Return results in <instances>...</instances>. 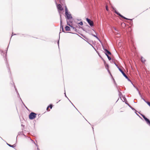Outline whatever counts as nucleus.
Returning a JSON list of instances; mask_svg holds the SVG:
<instances>
[{
	"mask_svg": "<svg viewBox=\"0 0 150 150\" xmlns=\"http://www.w3.org/2000/svg\"><path fill=\"white\" fill-rule=\"evenodd\" d=\"M15 91H16L17 94H19L18 92V91L17 89H16V90Z\"/></svg>",
	"mask_w": 150,
	"mask_h": 150,
	"instance_id": "de8ad7c7",
	"label": "nucleus"
},
{
	"mask_svg": "<svg viewBox=\"0 0 150 150\" xmlns=\"http://www.w3.org/2000/svg\"><path fill=\"white\" fill-rule=\"evenodd\" d=\"M55 3L57 5V8L58 10V11L59 12V15L60 14V11H62L63 10V8L62 7V6L60 4H59L58 5L57 4V2L56 0H55Z\"/></svg>",
	"mask_w": 150,
	"mask_h": 150,
	"instance_id": "423d86ee",
	"label": "nucleus"
},
{
	"mask_svg": "<svg viewBox=\"0 0 150 150\" xmlns=\"http://www.w3.org/2000/svg\"><path fill=\"white\" fill-rule=\"evenodd\" d=\"M76 33H78V30H77L75 28L73 29Z\"/></svg>",
	"mask_w": 150,
	"mask_h": 150,
	"instance_id": "79ce46f5",
	"label": "nucleus"
},
{
	"mask_svg": "<svg viewBox=\"0 0 150 150\" xmlns=\"http://www.w3.org/2000/svg\"><path fill=\"white\" fill-rule=\"evenodd\" d=\"M8 71L11 74V71H10V68H9V67H8Z\"/></svg>",
	"mask_w": 150,
	"mask_h": 150,
	"instance_id": "680f3d73",
	"label": "nucleus"
},
{
	"mask_svg": "<svg viewBox=\"0 0 150 150\" xmlns=\"http://www.w3.org/2000/svg\"><path fill=\"white\" fill-rule=\"evenodd\" d=\"M129 81L131 83H132V84L133 85H133H134L133 83L132 82V81L130 80V81Z\"/></svg>",
	"mask_w": 150,
	"mask_h": 150,
	"instance_id": "bf43d9fd",
	"label": "nucleus"
},
{
	"mask_svg": "<svg viewBox=\"0 0 150 150\" xmlns=\"http://www.w3.org/2000/svg\"><path fill=\"white\" fill-rule=\"evenodd\" d=\"M9 44L7 46V47L6 48V50L5 51H6L5 57L4 58V60L6 62V65L7 68H8V62L7 58H6V54H7L8 50V48L9 46Z\"/></svg>",
	"mask_w": 150,
	"mask_h": 150,
	"instance_id": "6e6552de",
	"label": "nucleus"
},
{
	"mask_svg": "<svg viewBox=\"0 0 150 150\" xmlns=\"http://www.w3.org/2000/svg\"><path fill=\"white\" fill-rule=\"evenodd\" d=\"M36 146H37V149L38 150H39L40 149H39V148H38V145L37 144V145H36Z\"/></svg>",
	"mask_w": 150,
	"mask_h": 150,
	"instance_id": "338daca9",
	"label": "nucleus"
},
{
	"mask_svg": "<svg viewBox=\"0 0 150 150\" xmlns=\"http://www.w3.org/2000/svg\"><path fill=\"white\" fill-rule=\"evenodd\" d=\"M138 92V93H139V96H141V95H142L141 93H140V92H139V90H138V91H137Z\"/></svg>",
	"mask_w": 150,
	"mask_h": 150,
	"instance_id": "603ef678",
	"label": "nucleus"
},
{
	"mask_svg": "<svg viewBox=\"0 0 150 150\" xmlns=\"http://www.w3.org/2000/svg\"><path fill=\"white\" fill-rule=\"evenodd\" d=\"M129 81L131 83H132V84L133 85H133H134L133 83L132 82V81L130 80V81Z\"/></svg>",
	"mask_w": 150,
	"mask_h": 150,
	"instance_id": "13d9d810",
	"label": "nucleus"
},
{
	"mask_svg": "<svg viewBox=\"0 0 150 150\" xmlns=\"http://www.w3.org/2000/svg\"><path fill=\"white\" fill-rule=\"evenodd\" d=\"M53 106V105L52 104H50L47 106L46 109L48 111H50V110H48V109L49 108H50L51 109L52 108Z\"/></svg>",
	"mask_w": 150,
	"mask_h": 150,
	"instance_id": "4468645a",
	"label": "nucleus"
},
{
	"mask_svg": "<svg viewBox=\"0 0 150 150\" xmlns=\"http://www.w3.org/2000/svg\"><path fill=\"white\" fill-rule=\"evenodd\" d=\"M88 33L89 35H91L94 37H95L100 43H101V40L99 39V38L97 37V35H95L92 33L91 31V32H88Z\"/></svg>",
	"mask_w": 150,
	"mask_h": 150,
	"instance_id": "9d476101",
	"label": "nucleus"
},
{
	"mask_svg": "<svg viewBox=\"0 0 150 150\" xmlns=\"http://www.w3.org/2000/svg\"><path fill=\"white\" fill-rule=\"evenodd\" d=\"M69 21V22H70V23H73V21H71V20L70 21Z\"/></svg>",
	"mask_w": 150,
	"mask_h": 150,
	"instance_id": "69168bd1",
	"label": "nucleus"
},
{
	"mask_svg": "<svg viewBox=\"0 0 150 150\" xmlns=\"http://www.w3.org/2000/svg\"><path fill=\"white\" fill-rule=\"evenodd\" d=\"M123 18H124V19H125V20H128L129 19V18H127L125 17V16H124V17Z\"/></svg>",
	"mask_w": 150,
	"mask_h": 150,
	"instance_id": "3c124183",
	"label": "nucleus"
},
{
	"mask_svg": "<svg viewBox=\"0 0 150 150\" xmlns=\"http://www.w3.org/2000/svg\"><path fill=\"white\" fill-rule=\"evenodd\" d=\"M129 81L131 83H132V84L133 85H133H134L133 83L132 82V81L130 80V81Z\"/></svg>",
	"mask_w": 150,
	"mask_h": 150,
	"instance_id": "052dcab7",
	"label": "nucleus"
},
{
	"mask_svg": "<svg viewBox=\"0 0 150 150\" xmlns=\"http://www.w3.org/2000/svg\"><path fill=\"white\" fill-rule=\"evenodd\" d=\"M65 14L68 13H69V12H68V9L67 6H65Z\"/></svg>",
	"mask_w": 150,
	"mask_h": 150,
	"instance_id": "5701e85b",
	"label": "nucleus"
},
{
	"mask_svg": "<svg viewBox=\"0 0 150 150\" xmlns=\"http://www.w3.org/2000/svg\"><path fill=\"white\" fill-rule=\"evenodd\" d=\"M62 32H64V33H68V32H65V31L64 30V28H63L62 29Z\"/></svg>",
	"mask_w": 150,
	"mask_h": 150,
	"instance_id": "c9c22d12",
	"label": "nucleus"
},
{
	"mask_svg": "<svg viewBox=\"0 0 150 150\" xmlns=\"http://www.w3.org/2000/svg\"><path fill=\"white\" fill-rule=\"evenodd\" d=\"M64 95H65V97L66 98H67L68 99L69 98H68L67 97V96H66V92H65H65H64Z\"/></svg>",
	"mask_w": 150,
	"mask_h": 150,
	"instance_id": "37998d69",
	"label": "nucleus"
},
{
	"mask_svg": "<svg viewBox=\"0 0 150 150\" xmlns=\"http://www.w3.org/2000/svg\"><path fill=\"white\" fill-rule=\"evenodd\" d=\"M68 33H71V34H74L76 35H78V36H79V37H81V36H80L78 34H77L76 33H72V32H68Z\"/></svg>",
	"mask_w": 150,
	"mask_h": 150,
	"instance_id": "c85d7f7f",
	"label": "nucleus"
},
{
	"mask_svg": "<svg viewBox=\"0 0 150 150\" xmlns=\"http://www.w3.org/2000/svg\"><path fill=\"white\" fill-rule=\"evenodd\" d=\"M12 84H13V85L14 86V87L15 90H16V89H17L16 88L15 86L14 83L13 82V83Z\"/></svg>",
	"mask_w": 150,
	"mask_h": 150,
	"instance_id": "a19ab883",
	"label": "nucleus"
},
{
	"mask_svg": "<svg viewBox=\"0 0 150 150\" xmlns=\"http://www.w3.org/2000/svg\"><path fill=\"white\" fill-rule=\"evenodd\" d=\"M134 103H137V100L136 99H134Z\"/></svg>",
	"mask_w": 150,
	"mask_h": 150,
	"instance_id": "09e8293b",
	"label": "nucleus"
},
{
	"mask_svg": "<svg viewBox=\"0 0 150 150\" xmlns=\"http://www.w3.org/2000/svg\"><path fill=\"white\" fill-rule=\"evenodd\" d=\"M138 92V93H139V96H141V95H142L141 93H140V92H139V90H138V91H137Z\"/></svg>",
	"mask_w": 150,
	"mask_h": 150,
	"instance_id": "864d4df0",
	"label": "nucleus"
},
{
	"mask_svg": "<svg viewBox=\"0 0 150 150\" xmlns=\"http://www.w3.org/2000/svg\"><path fill=\"white\" fill-rule=\"evenodd\" d=\"M144 119L145 121L146 122L147 124L150 127V120L147 118L144 115L140 113L139 112H137Z\"/></svg>",
	"mask_w": 150,
	"mask_h": 150,
	"instance_id": "f257e3e1",
	"label": "nucleus"
},
{
	"mask_svg": "<svg viewBox=\"0 0 150 150\" xmlns=\"http://www.w3.org/2000/svg\"><path fill=\"white\" fill-rule=\"evenodd\" d=\"M135 111V113L136 114V115L138 116V117H139L142 120H143L142 118L137 113V112L135 109V110H134Z\"/></svg>",
	"mask_w": 150,
	"mask_h": 150,
	"instance_id": "a878e982",
	"label": "nucleus"
},
{
	"mask_svg": "<svg viewBox=\"0 0 150 150\" xmlns=\"http://www.w3.org/2000/svg\"><path fill=\"white\" fill-rule=\"evenodd\" d=\"M22 134L25 137H26V136L23 133H22Z\"/></svg>",
	"mask_w": 150,
	"mask_h": 150,
	"instance_id": "e2e57ef3",
	"label": "nucleus"
},
{
	"mask_svg": "<svg viewBox=\"0 0 150 150\" xmlns=\"http://www.w3.org/2000/svg\"><path fill=\"white\" fill-rule=\"evenodd\" d=\"M113 28H114V30H115V31H118V29H117L115 27H113Z\"/></svg>",
	"mask_w": 150,
	"mask_h": 150,
	"instance_id": "58836bf2",
	"label": "nucleus"
},
{
	"mask_svg": "<svg viewBox=\"0 0 150 150\" xmlns=\"http://www.w3.org/2000/svg\"><path fill=\"white\" fill-rule=\"evenodd\" d=\"M124 100V102H125V103L127 104L130 108L132 110H135V109L131 106L129 103H128V102L125 97H123Z\"/></svg>",
	"mask_w": 150,
	"mask_h": 150,
	"instance_id": "0eeeda50",
	"label": "nucleus"
},
{
	"mask_svg": "<svg viewBox=\"0 0 150 150\" xmlns=\"http://www.w3.org/2000/svg\"><path fill=\"white\" fill-rule=\"evenodd\" d=\"M91 30H90L88 29H86V30L85 32L87 33H88V32H91Z\"/></svg>",
	"mask_w": 150,
	"mask_h": 150,
	"instance_id": "473e14b6",
	"label": "nucleus"
},
{
	"mask_svg": "<svg viewBox=\"0 0 150 150\" xmlns=\"http://www.w3.org/2000/svg\"><path fill=\"white\" fill-rule=\"evenodd\" d=\"M0 52H1V55L3 57L4 59L5 57V53L4 52V51L0 49Z\"/></svg>",
	"mask_w": 150,
	"mask_h": 150,
	"instance_id": "a211bd4d",
	"label": "nucleus"
},
{
	"mask_svg": "<svg viewBox=\"0 0 150 150\" xmlns=\"http://www.w3.org/2000/svg\"><path fill=\"white\" fill-rule=\"evenodd\" d=\"M65 28L66 30L67 31H70L71 30L70 27L67 25H66L65 27Z\"/></svg>",
	"mask_w": 150,
	"mask_h": 150,
	"instance_id": "f3484780",
	"label": "nucleus"
},
{
	"mask_svg": "<svg viewBox=\"0 0 150 150\" xmlns=\"http://www.w3.org/2000/svg\"><path fill=\"white\" fill-rule=\"evenodd\" d=\"M60 33H61V32H60L59 33V39L57 40V44L58 45V47H59V43L60 35Z\"/></svg>",
	"mask_w": 150,
	"mask_h": 150,
	"instance_id": "393cba45",
	"label": "nucleus"
},
{
	"mask_svg": "<svg viewBox=\"0 0 150 150\" xmlns=\"http://www.w3.org/2000/svg\"><path fill=\"white\" fill-rule=\"evenodd\" d=\"M111 63H113L117 67V68L119 70V69H120V68L118 66V65L116 64V63L115 62V60L113 59H112V61L110 62Z\"/></svg>",
	"mask_w": 150,
	"mask_h": 150,
	"instance_id": "f8f14e48",
	"label": "nucleus"
},
{
	"mask_svg": "<svg viewBox=\"0 0 150 150\" xmlns=\"http://www.w3.org/2000/svg\"><path fill=\"white\" fill-rule=\"evenodd\" d=\"M117 88V89H118V92L119 93V96L120 97V99H121V96H122V93L118 89V88Z\"/></svg>",
	"mask_w": 150,
	"mask_h": 150,
	"instance_id": "b1692460",
	"label": "nucleus"
},
{
	"mask_svg": "<svg viewBox=\"0 0 150 150\" xmlns=\"http://www.w3.org/2000/svg\"><path fill=\"white\" fill-rule=\"evenodd\" d=\"M104 65L106 69H109V65L108 64H107L106 63V64H104Z\"/></svg>",
	"mask_w": 150,
	"mask_h": 150,
	"instance_id": "bb28decb",
	"label": "nucleus"
},
{
	"mask_svg": "<svg viewBox=\"0 0 150 150\" xmlns=\"http://www.w3.org/2000/svg\"><path fill=\"white\" fill-rule=\"evenodd\" d=\"M37 115V114L33 112H31L28 116L29 119L30 120L34 119L36 117Z\"/></svg>",
	"mask_w": 150,
	"mask_h": 150,
	"instance_id": "7ed1b4c3",
	"label": "nucleus"
},
{
	"mask_svg": "<svg viewBox=\"0 0 150 150\" xmlns=\"http://www.w3.org/2000/svg\"><path fill=\"white\" fill-rule=\"evenodd\" d=\"M106 69L108 71V72L109 73V74L111 73L110 71V70L109 69Z\"/></svg>",
	"mask_w": 150,
	"mask_h": 150,
	"instance_id": "49530a36",
	"label": "nucleus"
},
{
	"mask_svg": "<svg viewBox=\"0 0 150 150\" xmlns=\"http://www.w3.org/2000/svg\"><path fill=\"white\" fill-rule=\"evenodd\" d=\"M119 71L121 73L123 76L127 79L128 81H130V79L125 74L124 72L120 68L119 69Z\"/></svg>",
	"mask_w": 150,
	"mask_h": 150,
	"instance_id": "1a4fd4ad",
	"label": "nucleus"
},
{
	"mask_svg": "<svg viewBox=\"0 0 150 150\" xmlns=\"http://www.w3.org/2000/svg\"><path fill=\"white\" fill-rule=\"evenodd\" d=\"M86 20L90 27H92L93 26V22L91 20L88 18H86Z\"/></svg>",
	"mask_w": 150,
	"mask_h": 150,
	"instance_id": "39448f33",
	"label": "nucleus"
},
{
	"mask_svg": "<svg viewBox=\"0 0 150 150\" xmlns=\"http://www.w3.org/2000/svg\"><path fill=\"white\" fill-rule=\"evenodd\" d=\"M65 16L67 20H68L69 21H70L73 18L71 14L69 13H68L65 14Z\"/></svg>",
	"mask_w": 150,
	"mask_h": 150,
	"instance_id": "20e7f679",
	"label": "nucleus"
},
{
	"mask_svg": "<svg viewBox=\"0 0 150 150\" xmlns=\"http://www.w3.org/2000/svg\"><path fill=\"white\" fill-rule=\"evenodd\" d=\"M93 41H92V40L89 41V42H88V44H90L94 48V49L95 50H96L95 48L93 46V45L92 44H93Z\"/></svg>",
	"mask_w": 150,
	"mask_h": 150,
	"instance_id": "6ab92c4d",
	"label": "nucleus"
},
{
	"mask_svg": "<svg viewBox=\"0 0 150 150\" xmlns=\"http://www.w3.org/2000/svg\"><path fill=\"white\" fill-rule=\"evenodd\" d=\"M101 43V44L103 49V50L105 51L104 53L105 54V55L106 56H108L109 55H111V53L110 51L108 50L107 49L105 48L103 44V43H102V42Z\"/></svg>",
	"mask_w": 150,
	"mask_h": 150,
	"instance_id": "f03ea898",
	"label": "nucleus"
},
{
	"mask_svg": "<svg viewBox=\"0 0 150 150\" xmlns=\"http://www.w3.org/2000/svg\"><path fill=\"white\" fill-rule=\"evenodd\" d=\"M133 19H131L129 18V19L128 20H130V21H131L130 24H132L133 23V22H132V21H132V20H133Z\"/></svg>",
	"mask_w": 150,
	"mask_h": 150,
	"instance_id": "72a5a7b5",
	"label": "nucleus"
},
{
	"mask_svg": "<svg viewBox=\"0 0 150 150\" xmlns=\"http://www.w3.org/2000/svg\"><path fill=\"white\" fill-rule=\"evenodd\" d=\"M6 144L8 145L9 146L12 147L13 148H14L16 146V145L15 144H14L13 145H11L10 144H8L7 142H6Z\"/></svg>",
	"mask_w": 150,
	"mask_h": 150,
	"instance_id": "dca6fc26",
	"label": "nucleus"
},
{
	"mask_svg": "<svg viewBox=\"0 0 150 150\" xmlns=\"http://www.w3.org/2000/svg\"><path fill=\"white\" fill-rule=\"evenodd\" d=\"M140 97L141 99L143 100L150 107V102L146 101V100H145L143 97L142 95H141L140 96Z\"/></svg>",
	"mask_w": 150,
	"mask_h": 150,
	"instance_id": "9b49d317",
	"label": "nucleus"
},
{
	"mask_svg": "<svg viewBox=\"0 0 150 150\" xmlns=\"http://www.w3.org/2000/svg\"><path fill=\"white\" fill-rule=\"evenodd\" d=\"M134 103H137V100L136 99H134Z\"/></svg>",
	"mask_w": 150,
	"mask_h": 150,
	"instance_id": "8fccbe9b",
	"label": "nucleus"
},
{
	"mask_svg": "<svg viewBox=\"0 0 150 150\" xmlns=\"http://www.w3.org/2000/svg\"><path fill=\"white\" fill-rule=\"evenodd\" d=\"M95 51H96V52L98 53V55H99V57H101V56L100 55V53H99V52L98 51H97L96 50Z\"/></svg>",
	"mask_w": 150,
	"mask_h": 150,
	"instance_id": "e433bc0d",
	"label": "nucleus"
},
{
	"mask_svg": "<svg viewBox=\"0 0 150 150\" xmlns=\"http://www.w3.org/2000/svg\"><path fill=\"white\" fill-rule=\"evenodd\" d=\"M118 16H119L121 17L122 18H123L124 17V16H123V15H121L120 13V14Z\"/></svg>",
	"mask_w": 150,
	"mask_h": 150,
	"instance_id": "4c0bfd02",
	"label": "nucleus"
},
{
	"mask_svg": "<svg viewBox=\"0 0 150 150\" xmlns=\"http://www.w3.org/2000/svg\"><path fill=\"white\" fill-rule=\"evenodd\" d=\"M85 39H86V40H85L86 42H87L88 43V42H89V41H91V40H90L88 38H85Z\"/></svg>",
	"mask_w": 150,
	"mask_h": 150,
	"instance_id": "c756f323",
	"label": "nucleus"
},
{
	"mask_svg": "<svg viewBox=\"0 0 150 150\" xmlns=\"http://www.w3.org/2000/svg\"><path fill=\"white\" fill-rule=\"evenodd\" d=\"M18 132V135H20V134H21V132Z\"/></svg>",
	"mask_w": 150,
	"mask_h": 150,
	"instance_id": "c03bdc74",
	"label": "nucleus"
},
{
	"mask_svg": "<svg viewBox=\"0 0 150 150\" xmlns=\"http://www.w3.org/2000/svg\"><path fill=\"white\" fill-rule=\"evenodd\" d=\"M13 34H14L13 33H13H12V35H11V37H12L13 35Z\"/></svg>",
	"mask_w": 150,
	"mask_h": 150,
	"instance_id": "774afa93",
	"label": "nucleus"
},
{
	"mask_svg": "<svg viewBox=\"0 0 150 150\" xmlns=\"http://www.w3.org/2000/svg\"><path fill=\"white\" fill-rule=\"evenodd\" d=\"M112 79L113 80V82L114 85H115V86H116V88H117V84L116 83L115 80L113 77H112Z\"/></svg>",
	"mask_w": 150,
	"mask_h": 150,
	"instance_id": "412c9836",
	"label": "nucleus"
},
{
	"mask_svg": "<svg viewBox=\"0 0 150 150\" xmlns=\"http://www.w3.org/2000/svg\"><path fill=\"white\" fill-rule=\"evenodd\" d=\"M60 29L64 28V25H62V20L61 15L60 14Z\"/></svg>",
	"mask_w": 150,
	"mask_h": 150,
	"instance_id": "ddd939ff",
	"label": "nucleus"
},
{
	"mask_svg": "<svg viewBox=\"0 0 150 150\" xmlns=\"http://www.w3.org/2000/svg\"><path fill=\"white\" fill-rule=\"evenodd\" d=\"M107 57L109 60L110 61L111 60H112V59H111V57L109 56V55L107 56Z\"/></svg>",
	"mask_w": 150,
	"mask_h": 150,
	"instance_id": "7c9ffc66",
	"label": "nucleus"
},
{
	"mask_svg": "<svg viewBox=\"0 0 150 150\" xmlns=\"http://www.w3.org/2000/svg\"><path fill=\"white\" fill-rule=\"evenodd\" d=\"M67 25H68L69 26H70L71 28H72L73 29H74L75 28V27H74V26H73L72 25H71L70 23H69V21L68 22L67 21Z\"/></svg>",
	"mask_w": 150,
	"mask_h": 150,
	"instance_id": "aec40b11",
	"label": "nucleus"
},
{
	"mask_svg": "<svg viewBox=\"0 0 150 150\" xmlns=\"http://www.w3.org/2000/svg\"><path fill=\"white\" fill-rule=\"evenodd\" d=\"M141 61L143 63H144L146 61V60L142 56L141 57Z\"/></svg>",
	"mask_w": 150,
	"mask_h": 150,
	"instance_id": "4be33fe9",
	"label": "nucleus"
},
{
	"mask_svg": "<svg viewBox=\"0 0 150 150\" xmlns=\"http://www.w3.org/2000/svg\"><path fill=\"white\" fill-rule=\"evenodd\" d=\"M63 0H59V3L62 4V2L63 1Z\"/></svg>",
	"mask_w": 150,
	"mask_h": 150,
	"instance_id": "a18cd8bd",
	"label": "nucleus"
},
{
	"mask_svg": "<svg viewBox=\"0 0 150 150\" xmlns=\"http://www.w3.org/2000/svg\"><path fill=\"white\" fill-rule=\"evenodd\" d=\"M80 35L82 36H83L84 38H86V36H85L83 34H80Z\"/></svg>",
	"mask_w": 150,
	"mask_h": 150,
	"instance_id": "ea45409f",
	"label": "nucleus"
},
{
	"mask_svg": "<svg viewBox=\"0 0 150 150\" xmlns=\"http://www.w3.org/2000/svg\"><path fill=\"white\" fill-rule=\"evenodd\" d=\"M100 58L102 59V60H103L104 63V64H105L106 63V62L101 57H100Z\"/></svg>",
	"mask_w": 150,
	"mask_h": 150,
	"instance_id": "2f4dec72",
	"label": "nucleus"
},
{
	"mask_svg": "<svg viewBox=\"0 0 150 150\" xmlns=\"http://www.w3.org/2000/svg\"><path fill=\"white\" fill-rule=\"evenodd\" d=\"M78 25H83V23L82 21H81L80 22L77 23Z\"/></svg>",
	"mask_w": 150,
	"mask_h": 150,
	"instance_id": "cd10ccee",
	"label": "nucleus"
},
{
	"mask_svg": "<svg viewBox=\"0 0 150 150\" xmlns=\"http://www.w3.org/2000/svg\"><path fill=\"white\" fill-rule=\"evenodd\" d=\"M81 29H82L83 31H86V29L84 28H81Z\"/></svg>",
	"mask_w": 150,
	"mask_h": 150,
	"instance_id": "6e6d98bb",
	"label": "nucleus"
},
{
	"mask_svg": "<svg viewBox=\"0 0 150 150\" xmlns=\"http://www.w3.org/2000/svg\"><path fill=\"white\" fill-rule=\"evenodd\" d=\"M133 86L134 88H135L136 89L137 91H138L139 89L136 86L134 85H133Z\"/></svg>",
	"mask_w": 150,
	"mask_h": 150,
	"instance_id": "f704fd0d",
	"label": "nucleus"
},
{
	"mask_svg": "<svg viewBox=\"0 0 150 150\" xmlns=\"http://www.w3.org/2000/svg\"><path fill=\"white\" fill-rule=\"evenodd\" d=\"M112 9L114 11L115 13L117 15H119L120 14V13H119L118 11H117L116 8H115L114 7H113L112 8Z\"/></svg>",
	"mask_w": 150,
	"mask_h": 150,
	"instance_id": "2eb2a0df",
	"label": "nucleus"
},
{
	"mask_svg": "<svg viewBox=\"0 0 150 150\" xmlns=\"http://www.w3.org/2000/svg\"><path fill=\"white\" fill-rule=\"evenodd\" d=\"M92 30L95 32V33H96V35L97 34V33L96 32V31L94 29H92Z\"/></svg>",
	"mask_w": 150,
	"mask_h": 150,
	"instance_id": "5fc2aeb1",
	"label": "nucleus"
},
{
	"mask_svg": "<svg viewBox=\"0 0 150 150\" xmlns=\"http://www.w3.org/2000/svg\"><path fill=\"white\" fill-rule=\"evenodd\" d=\"M69 102L71 103L72 104V105H73V104L72 103L71 101L69 99H68Z\"/></svg>",
	"mask_w": 150,
	"mask_h": 150,
	"instance_id": "0e129e2a",
	"label": "nucleus"
},
{
	"mask_svg": "<svg viewBox=\"0 0 150 150\" xmlns=\"http://www.w3.org/2000/svg\"><path fill=\"white\" fill-rule=\"evenodd\" d=\"M17 97L19 98H20V95H19V94H17Z\"/></svg>",
	"mask_w": 150,
	"mask_h": 150,
	"instance_id": "4d7b16f0",
	"label": "nucleus"
}]
</instances>
